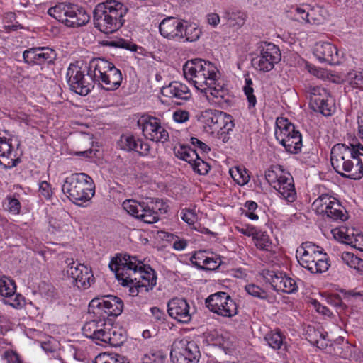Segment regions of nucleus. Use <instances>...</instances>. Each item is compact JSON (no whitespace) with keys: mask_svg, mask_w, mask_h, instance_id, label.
Here are the masks:
<instances>
[{"mask_svg":"<svg viewBox=\"0 0 363 363\" xmlns=\"http://www.w3.org/2000/svg\"><path fill=\"white\" fill-rule=\"evenodd\" d=\"M123 310V302L117 296H106L93 298L89 304V311L96 317L84 323L82 328L83 335L112 347L121 346L126 340L125 330L121 326L112 324L106 318L121 315Z\"/></svg>","mask_w":363,"mask_h":363,"instance_id":"obj_1","label":"nucleus"},{"mask_svg":"<svg viewBox=\"0 0 363 363\" xmlns=\"http://www.w3.org/2000/svg\"><path fill=\"white\" fill-rule=\"evenodd\" d=\"M86 70L76 64H70L66 78L70 89L81 96H86L97 83L104 89L113 91L121 84L123 77L121 70L111 62L103 58L92 59Z\"/></svg>","mask_w":363,"mask_h":363,"instance_id":"obj_2","label":"nucleus"},{"mask_svg":"<svg viewBox=\"0 0 363 363\" xmlns=\"http://www.w3.org/2000/svg\"><path fill=\"white\" fill-rule=\"evenodd\" d=\"M183 72L185 79L203 93L210 103L221 107L229 103V91L213 63L200 58L188 60L183 66Z\"/></svg>","mask_w":363,"mask_h":363,"instance_id":"obj_3","label":"nucleus"},{"mask_svg":"<svg viewBox=\"0 0 363 363\" xmlns=\"http://www.w3.org/2000/svg\"><path fill=\"white\" fill-rule=\"evenodd\" d=\"M108 266L121 285L137 281L145 289V292H147L157 284L155 270L145 265L135 257L128 255L117 256L111 259Z\"/></svg>","mask_w":363,"mask_h":363,"instance_id":"obj_4","label":"nucleus"},{"mask_svg":"<svg viewBox=\"0 0 363 363\" xmlns=\"http://www.w3.org/2000/svg\"><path fill=\"white\" fill-rule=\"evenodd\" d=\"M359 156H363V145L338 143L331 149L330 162L335 171L342 177L359 179L363 176Z\"/></svg>","mask_w":363,"mask_h":363,"instance_id":"obj_5","label":"nucleus"},{"mask_svg":"<svg viewBox=\"0 0 363 363\" xmlns=\"http://www.w3.org/2000/svg\"><path fill=\"white\" fill-rule=\"evenodd\" d=\"M128 11V7L117 0L98 4L94 11V26L104 33H113L123 26Z\"/></svg>","mask_w":363,"mask_h":363,"instance_id":"obj_6","label":"nucleus"},{"mask_svg":"<svg viewBox=\"0 0 363 363\" xmlns=\"http://www.w3.org/2000/svg\"><path fill=\"white\" fill-rule=\"evenodd\" d=\"M62 191L73 203L85 206L94 196L95 185L87 174L74 173L65 178Z\"/></svg>","mask_w":363,"mask_h":363,"instance_id":"obj_7","label":"nucleus"},{"mask_svg":"<svg viewBox=\"0 0 363 363\" xmlns=\"http://www.w3.org/2000/svg\"><path fill=\"white\" fill-rule=\"evenodd\" d=\"M299 264L311 273H323L329 268L327 254L311 242H306L296 250Z\"/></svg>","mask_w":363,"mask_h":363,"instance_id":"obj_8","label":"nucleus"},{"mask_svg":"<svg viewBox=\"0 0 363 363\" xmlns=\"http://www.w3.org/2000/svg\"><path fill=\"white\" fill-rule=\"evenodd\" d=\"M265 178L279 193L280 198L287 203H293L296 200L297 194L294 178L282 166H272L265 172Z\"/></svg>","mask_w":363,"mask_h":363,"instance_id":"obj_9","label":"nucleus"},{"mask_svg":"<svg viewBox=\"0 0 363 363\" xmlns=\"http://www.w3.org/2000/svg\"><path fill=\"white\" fill-rule=\"evenodd\" d=\"M48 13L66 26L72 28L83 26L90 19L85 10L70 4H58L50 8Z\"/></svg>","mask_w":363,"mask_h":363,"instance_id":"obj_10","label":"nucleus"},{"mask_svg":"<svg viewBox=\"0 0 363 363\" xmlns=\"http://www.w3.org/2000/svg\"><path fill=\"white\" fill-rule=\"evenodd\" d=\"M274 135L277 141L287 152L296 154L301 150V134L288 119L284 118L277 119Z\"/></svg>","mask_w":363,"mask_h":363,"instance_id":"obj_11","label":"nucleus"},{"mask_svg":"<svg viewBox=\"0 0 363 363\" xmlns=\"http://www.w3.org/2000/svg\"><path fill=\"white\" fill-rule=\"evenodd\" d=\"M160 203L154 201L139 202L134 199H127L123 202V209L132 216L143 222L152 224L159 220L158 211Z\"/></svg>","mask_w":363,"mask_h":363,"instance_id":"obj_12","label":"nucleus"},{"mask_svg":"<svg viewBox=\"0 0 363 363\" xmlns=\"http://www.w3.org/2000/svg\"><path fill=\"white\" fill-rule=\"evenodd\" d=\"M170 357L174 363H197L200 351L194 340L185 337L173 342Z\"/></svg>","mask_w":363,"mask_h":363,"instance_id":"obj_13","label":"nucleus"},{"mask_svg":"<svg viewBox=\"0 0 363 363\" xmlns=\"http://www.w3.org/2000/svg\"><path fill=\"white\" fill-rule=\"evenodd\" d=\"M259 52V54L252 60V65L257 71L268 72L272 70L275 65L281 60L280 50L273 43H261Z\"/></svg>","mask_w":363,"mask_h":363,"instance_id":"obj_14","label":"nucleus"},{"mask_svg":"<svg viewBox=\"0 0 363 363\" xmlns=\"http://www.w3.org/2000/svg\"><path fill=\"white\" fill-rule=\"evenodd\" d=\"M206 306L210 311L223 318H232L238 313V306L231 296L223 291L211 294L206 299Z\"/></svg>","mask_w":363,"mask_h":363,"instance_id":"obj_15","label":"nucleus"},{"mask_svg":"<svg viewBox=\"0 0 363 363\" xmlns=\"http://www.w3.org/2000/svg\"><path fill=\"white\" fill-rule=\"evenodd\" d=\"M138 125L142 129L143 135L152 141L164 143L169 139V133L160 120L149 115H143L138 121Z\"/></svg>","mask_w":363,"mask_h":363,"instance_id":"obj_16","label":"nucleus"},{"mask_svg":"<svg viewBox=\"0 0 363 363\" xmlns=\"http://www.w3.org/2000/svg\"><path fill=\"white\" fill-rule=\"evenodd\" d=\"M67 277L72 279V283L79 289H87L94 281L91 269L87 266L75 262L73 259L66 260Z\"/></svg>","mask_w":363,"mask_h":363,"instance_id":"obj_17","label":"nucleus"},{"mask_svg":"<svg viewBox=\"0 0 363 363\" xmlns=\"http://www.w3.org/2000/svg\"><path fill=\"white\" fill-rule=\"evenodd\" d=\"M206 127H208L211 133L225 131H232L234 123L231 116L220 111L207 110L202 115Z\"/></svg>","mask_w":363,"mask_h":363,"instance_id":"obj_18","label":"nucleus"},{"mask_svg":"<svg viewBox=\"0 0 363 363\" xmlns=\"http://www.w3.org/2000/svg\"><path fill=\"white\" fill-rule=\"evenodd\" d=\"M262 276L265 281L269 283L275 291L293 294L298 290L296 281L282 272L263 270Z\"/></svg>","mask_w":363,"mask_h":363,"instance_id":"obj_19","label":"nucleus"},{"mask_svg":"<svg viewBox=\"0 0 363 363\" xmlns=\"http://www.w3.org/2000/svg\"><path fill=\"white\" fill-rule=\"evenodd\" d=\"M307 334L308 340L318 348L325 350L326 353L333 356L344 357L341 345L337 342H332L330 340H327V333H324L313 328H309Z\"/></svg>","mask_w":363,"mask_h":363,"instance_id":"obj_20","label":"nucleus"},{"mask_svg":"<svg viewBox=\"0 0 363 363\" xmlns=\"http://www.w3.org/2000/svg\"><path fill=\"white\" fill-rule=\"evenodd\" d=\"M169 315L180 323H189L192 318L191 308L188 301L183 298H174L167 304Z\"/></svg>","mask_w":363,"mask_h":363,"instance_id":"obj_21","label":"nucleus"},{"mask_svg":"<svg viewBox=\"0 0 363 363\" xmlns=\"http://www.w3.org/2000/svg\"><path fill=\"white\" fill-rule=\"evenodd\" d=\"M24 62L28 65H44L52 62L55 51L48 47H36L26 50L23 53Z\"/></svg>","mask_w":363,"mask_h":363,"instance_id":"obj_22","label":"nucleus"},{"mask_svg":"<svg viewBox=\"0 0 363 363\" xmlns=\"http://www.w3.org/2000/svg\"><path fill=\"white\" fill-rule=\"evenodd\" d=\"M183 20L174 17L163 19L159 25V31L162 36L168 40L182 41Z\"/></svg>","mask_w":363,"mask_h":363,"instance_id":"obj_23","label":"nucleus"},{"mask_svg":"<svg viewBox=\"0 0 363 363\" xmlns=\"http://www.w3.org/2000/svg\"><path fill=\"white\" fill-rule=\"evenodd\" d=\"M313 54L320 62H325L328 65L339 63L338 50L330 43L325 41L317 42L313 48Z\"/></svg>","mask_w":363,"mask_h":363,"instance_id":"obj_24","label":"nucleus"},{"mask_svg":"<svg viewBox=\"0 0 363 363\" xmlns=\"http://www.w3.org/2000/svg\"><path fill=\"white\" fill-rule=\"evenodd\" d=\"M120 149L127 152L135 151L141 156H146L150 152L149 144L143 142L141 140L132 135H122L118 141Z\"/></svg>","mask_w":363,"mask_h":363,"instance_id":"obj_25","label":"nucleus"},{"mask_svg":"<svg viewBox=\"0 0 363 363\" xmlns=\"http://www.w3.org/2000/svg\"><path fill=\"white\" fill-rule=\"evenodd\" d=\"M162 94L173 100L188 101L191 97L189 87L179 82H172L162 89Z\"/></svg>","mask_w":363,"mask_h":363,"instance_id":"obj_26","label":"nucleus"},{"mask_svg":"<svg viewBox=\"0 0 363 363\" xmlns=\"http://www.w3.org/2000/svg\"><path fill=\"white\" fill-rule=\"evenodd\" d=\"M182 27L183 42H195L201 35V29L195 23L183 21Z\"/></svg>","mask_w":363,"mask_h":363,"instance_id":"obj_27","label":"nucleus"},{"mask_svg":"<svg viewBox=\"0 0 363 363\" xmlns=\"http://www.w3.org/2000/svg\"><path fill=\"white\" fill-rule=\"evenodd\" d=\"M306 93L309 97V105L311 107H317L318 101H320L321 99L331 96L326 89L320 86H308L306 87Z\"/></svg>","mask_w":363,"mask_h":363,"instance_id":"obj_28","label":"nucleus"},{"mask_svg":"<svg viewBox=\"0 0 363 363\" xmlns=\"http://www.w3.org/2000/svg\"><path fill=\"white\" fill-rule=\"evenodd\" d=\"M334 199L328 194H322L313 202L312 208L317 214L325 216Z\"/></svg>","mask_w":363,"mask_h":363,"instance_id":"obj_29","label":"nucleus"},{"mask_svg":"<svg viewBox=\"0 0 363 363\" xmlns=\"http://www.w3.org/2000/svg\"><path fill=\"white\" fill-rule=\"evenodd\" d=\"M320 101L317 102V107H311V109L321 113L324 116H330L335 113V105L332 96L321 99Z\"/></svg>","mask_w":363,"mask_h":363,"instance_id":"obj_30","label":"nucleus"},{"mask_svg":"<svg viewBox=\"0 0 363 363\" xmlns=\"http://www.w3.org/2000/svg\"><path fill=\"white\" fill-rule=\"evenodd\" d=\"M252 240L257 249L267 252L272 250V241L267 232L258 230Z\"/></svg>","mask_w":363,"mask_h":363,"instance_id":"obj_31","label":"nucleus"},{"mask_svg":"<svg viewBox=\"0 0 363 363\" xmlns=\"http://www.w3.org/2000/svg\"><path fill=\"white\" fill-rule=\"evenodd\" d=\"M174 152L177 157L187 162L191 165L199 155L195 149H192L186 145L175 147Z\"/></svg>","mask_w":363,"mask_h":363,"instance_id":"obj_32","label":"nucleus"},{"mask_svg":"<svg viewBox=\"0 0 363 363\" xmlns=\"http://www.w3.org/2000/svg\"><path fill=\"white\" fill-rule=\"evenodd\" d=\"M325 216L333 220H340L343 221L347 219V216L345 213V209L343 206L335 198L331 203Z\"/></svg>","mask_w":363,"mask_h":363,"instance_id":"obj_33","label":"nucleus"},{"mask_svg":"<svg viewBox=\"0 0 363 363\" xmlns=\"http://www.w3.org/2000/svg\"><path fill=\"white\" fill-rule=\"evenodd\" d=\"M229 173L233 179L240 186L247 184L250 179V174L242 166H237L230 168Z\"/></svg>","mask_w":363,"mask_h":363,"instance_id":"obj_34","label":"nucleus"},{"mask_svg":"<svg viewBox=\"0 0 363 363\" xmlns=\"http://www.w3.org/2000/svg\"><path fill=\"white\" fill-rule=\"evenodd\" d=\"M342 262L351 268L354 269L360 274H363V259L355 256L350 252H343L341 254Z\"/></svg>","mask_w":363,"mask_h":363,"instance_id":"obj_35","label":"nucleus"},{"mask_svg":"<svg viewBox=\"0 0 363 363\" xmlns=\"http://www.w3.org/2000/svg\"><path fill=\"white\" fill-rule=\"evenodd\" d=\"M246 292L255 298H258L262 300H266L268 302H272L274 301V296H272L267 291L262 289L260 286L250 284L245 286Z\"/></svg>","mask_w":363,"mask_h":363,"instance_id":"obj_36","label":"nucleus"},{"mask_svg":"<svg viewBox=\"0 0 363 363\" xmlns=\"http://www.w3.org/2000/svg\"><path fill=\"white\" fill-rule=\"evenodd\" d=\"M264 340L274 350H279L284 345V337L279 330L269 332L266 334Z\"/></svg>","mask_w":363,"mask_h":363,"instance_id":"obj_37","label":"nucleus"},{"mask_svg":"<svg viewBox=\"0 0 363 363\" xmlns=\"http://www.w3.org/2000/svg\"><path fill=\"white\" fill-rule=\"evenodd\" d=\"M16 286L14 281L10 277L3 276L0 278V295L2 297L11 295L16 291Z\"/></svg>","mask_w":363,"mask_h":363,"instance_id":"obj_38","label":"nucleus"},{"mask_svg":"<svg viewBox=\"0 0 363 363\" xmlns=\"http://www.w3.org/2000/svg\"><path fill=\"white\" fill-rule=\"evenodd\" d=\"M94 363H129L127 359L119 354L101 353L97 355Z\"/></svg>","mask_w":363,"mask_h":363,"instance_id":"obj_39","label":"nucleus"},{"mask_svg":"<svg viewBox=\"0 0 363 363\" xmlns=\"http://www.w3.org/2000/svg\"><path fill=\"white\" fill-rule=\"evenodd\" d=\"M166 357L160 350H151L141 358L142 363H164Z\"/></svg>","mask_w":363,"mask_h":363,"instance_id":"obj_40","label":"nucleus"},{"mask_svg":"<svg viewBox=\"0 0 363 363\" xmlns=\"http://www.w3.org/2000/svg\"><path fill=\"white\" fill-rule=\"evenodd\" d=\"M4 302L16 309H21L25 306V298L20 294L13 292L4 298Z\"/></svg>","mask_w":363,"mask_h":363,"instance_id":"obj_41","label":"nucleus"},{"mask_svg":"<svg viewBox=\"0 0 363 363\" xmlns=\"http://www.w3.org/2000/svg\"><path fill=\"white\" fill-rule=\"evenodd\" d=\"M246 17V14L242 11H233L228 13V21L230 26L241 27L244 25Z\"/></svg>","mask_w":363,"mask_h":363,"instance_id":"obj_42","label":"nucleus"},{"mask_svg":"<svg viewBox=\"0 0 363 363\" xmlns=\"http://www.w3.org/2000/svg\"><path fill=\"white\" fill-rule=\"evenodd\" d=\"M258 205L253 201H247L244 204L242 209V214L251 220H257L259 219L258 215L255 213L257 209Z\"/></svg>","mask_w":363,"mask_h":363,"instance_id":"obj_43","label":"nucleus"},{"mask_svg":"<svg viewBox=\"0 0 363 363\" xmlns=\"http://www.w3.org/2000/svg\"><path fill=\"white\" fill-rule=\"evenodd\" d=\"M252 79L247 77L245 78V84L243 87V91L247 96L249 107H255L257 104V99L255 96L254 95V89L252 87Z\"/></svg>","mask_w":363,"mask_h":363,"instance_id":"obj_44","label":"nucleus"},{"mask_svg":"<svg viewBox=\"0 0 363 363\" xmlns=\"http://www.w3.org/2000/svg\"><path fill=\"white\" fill-rule=\"evenodd\" d=\"M191 166L194 171L201 175L206 174L211 169L210 165L206 162L201 159L199 155L195 161L191 164Z\"/></svg>","mask_w":363,"mask_h":363,"instance_id":"obj_45","label":"nucleus"},{"mask_svg":"<svg viewBox=\"0 0 363 363\" xmlns=\"http://www.w3.org/2000/svg\"><path fill=\"white\" fill-rule=\"evenodd\" d=\"M220 264L221 260L220 257L216 255H208L201 269L215 270L220 265Z\"/></svg>","mask_w":363,"mask_h":363,"instance_id":"obj_46","label":"nucleus"},{"mask_svg":"<svg viewBox=\"0 0 363 363\" xmlns=\"http://www.w3.org/2000/svg\"><path fill=\"white\" fill-rule=\"evenodd\" d=\"M235 229L245 236L252 237V239L258 230L256 227L252 225L242 223L236 225Z\"/></svg>","mask_w":363,"mask_h":363,"instance_id":"obj_47","label":"nucleus"},{"mask_svg":"<svg viewBox=\"0 0 363 363\" xmlns=\"http://www.w3.org/2000/svg\"><path fill=\"white\" fill-rule=\"evenodd\" d=\"M332 233L336 240L348 243L352 235H350L348 230L345 227L336 228L332 230Z\"/></svg>","mask_w":363,"mask_h":363,"instance_id":"obj_48","label":"nucleus"},{"mask_svg":"<svg viewBox=\"0 0 363 363\" xmlns=\"http://www.w3.org/2000/svg\"><path fill=\"white\" fill-rule=\"evenodd\" d=\"M50 225L52 228V233L55 232H66L70 230L69 223L65 220H60L57 219H51L49 222Z\"/></svg>","mask_w":363,"mask_h":363,"instance_id":"obj_49","label":"nucleus"},{"mask_svg":"<svg viewBox=\"0 0 363 363\" xmlns=\"http://www.w3.org/2000/svg\"><path fill=\"white\" fill-rule=\"evenodd\" d=\"M208 254L205 251L195 252L191 258L192 264L199 269H202Z\"/></svg>","mask_w":363,"mask_h":363,"instance_id":"obj_50","label":"nucleus"},{"mask_svg":"<svg viewBox=\"0 0 363 363\" xmlns=\"http://www.w3.org/2000/svg\"><path fill=\"white\" fill-rule=\"evenodd\" d=\"M350 83L359 89H363V72L354 71L349 74Z\"/></svg>","mask_w":363,"mask_h":363,"instance_id":"obj_51","label":"nucleus"},{"mask_svg":"<svg viewBox=\"0 0 363 363\" xmlns=\"http://www.w3.org/2000/svg\"><path fill=\"white\" fill-rule=\"evenodd\" d=\"M3 357L6 361V363H23L20 355L11 350H6L4 352Z\"/></svg>","mask_w":363,"mask_h":363,"instance_id":"obj_52","label":"nucleus"},{"mask_svg":"<svg viewBox=\"0 0 363 363\" xmlns=\"http://www.w3.org/2000/svg\"><path fill=\"white\" fill-rule=\"evenodd\" d=\"M182 219L189 225H193L197 220V216L193 210L184 209L181 212Z\"/></svg>","mask_w":363,"mask_h":363,"instance_id":"obj_53","label":"nucleus"},{"mask_svg":"<svg viewBox=\"0 0 363 363\" xmlns=\"http://www.w3.org/2000/svg\"><path fill=\"white\" fill-rule=\"evenodd\" d=\"M347 244L363 252V235L359 233L357 235L352 234Z\"/></svg>","mask_w":363,"mask_h":363,"instance_id":"obj_54","label":"nucleus"},{"mask_svg":"<svg viewBox=\"0 0 363 363\" xmlns=\"http://www.w3.org/2000/svg\"><path fill=\"white\" fill-rule=\"evenodd\" d=\"M39 192L46 199H50L53 194L51 185L46 181L41 182L39 184Z\"/></svg>","mask_w":363,"mask_h":363,"instance_id":"obj_55","label":"nucleus"},{"mask_svg":"<svg viewBox=\"0 0 363 363\" xmlns=\"http://www.w3.org/2000/svg\"><path fill=\"white\" fill-rule=\"evenodd\" d=\"M128 284L123 286L129 288L128 292L130 296H136L140 292H145V289L140 284H138L137 281H128Z\"/></svg>","mask_w":363,"mask_h":363,"instance_id":"obj_56","label":"nucleus"},{"mask_svg":"<svg viewBox=\"0 0 363 363\" xmlns=\"http://www.w3.org/2000/svg\"><path fill=\"white\" fill-rule=\"evenodd\" d=\"M190 142L191 145L195 148H198L201 153H208L211 150V148L207 144L200 140L197 138L191 137L190 139Z\"/></svg>","mask_w":363,"mask_h":363,"instance_id":"obj_57","label":"nucleus"},{"mask_svg":"<svg viewBox=\"0 0 363 363\" xmlns=\"http://www.w3.org/2000/svg\"><path fill=\"white\" fill-rule=\"evenodd\" d=\"M173 119L177 123H185L189 119V113L183 110L177 111L173 113Z\"/></svg>","mask_w":363,"mask_h":363,"instance_id":"obj_58","label":"nucleus"},{"mask_svg":"<svg viewBox=\"0 0 363 363\" xmlns=\"http://www.w3.org/2000/svg\"><path fill=\"white\" fill-rule=\"evenodd\" d=\"M8 209L13 214H18L21 210V203L19 201L14 198H8Z\"/></svg>","mask_w":363,"mask_h":363,"instance_id":"obj_59","label":"nucleus"},{"mask_svg":"<svg viewBox=\"0 0 363 363\" xmlns=\"http://www.w3.org/2000/svg\"><path fill=\"white\" fill-rule=\"evenodd\" d=\"M344 296L345 298H353L355 300L363 301V291L357 289L345 291Z\"/></svg>","mask_w":363,"mask_h":363,"instance_id":"obj_60","label":"nucleus"},{"mask_svg":"<svg viewBox=\"0 0 363 363\" xmlns=\"http://www.w3.org/2000/svg\"><path fill=\"white\" fill-rule=\"evenodd\" d=\"M312 304L318 313L328 316H330L332 315V312L328 308V307L323 306L318 301L313 300L312 301Z\"/></svg>","mask_w":363,"mask_h":363,"instance_id":"obj_61","label":"nucleus"},{"mask_svg":"<svg viewBox=\"0 0 363 363\" xmlns=\"http://www.w3.org/2000/svg\"><path fill=\"white\" fill-rule=\"evenodd\" d=\"M206 21L210 26L215 28L220 23V16L216 13H210L206 16Z\"/></svg>","mask_w":363,"mask_h":363,"instance_id":"obj_62","label":"nucleus"},{"mask_svg":"<svg viewBox=\"0 0 363 363\" xmlns=\"http://www.w3.org/2000/svg\"><path fill=\"white\" fill-rule=\"evenodd\" d=\"M150 311H151L152 316L157 321H161V320H164L165 314L159 308L152 307L150 308Z\"/></svg>","mask_w":363,"mask_h":363,"instance_id":"obj_63","label":"nucleus"},{"mask_svg":"<svg viewBox=\"0 0 363 363\" xmlns=\"http://www.w3.org/2000/svg\"><path fill=\"white\" fill-rule=\"evenodd\" d=\"M173 248L176 250L181 251L184 250L187 246V242L184 239L177 238L172 244Z\"/></svg>","mask_w":363,"mask_h":363,"instance_id":"obj_64","label":"nucleus"}]
</instances>
